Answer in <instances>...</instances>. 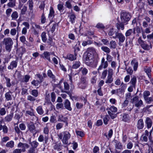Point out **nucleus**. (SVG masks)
Returning a JSON list of instances; mask_svg holds the SVG:
<instances>
[{
	"mask_svg": "<svg viewBox=\"0 0 153 153\" xmlns=\"http://www.w3.org/2000/svg\"><path fill=\"white\" fill-rule=\"evenodd\" d=\"M96 53V50L94 48L91 47L87 49L83 56V60L86 65L92 67H96L98 61L94 56V55Z\"/></svg>",
	"mask_w": 153,
	"mask_h": 153,
	"instance_id": "nucleus-1",
	"label": "nucleus"
},
{
	"mask_svg": "<svg viewBox=\"0 0 153 153\" xmlns=\"http://www.w3.org/2000/svg\"><path fill=\"white\" fill-rule=\"evenodd\" d=\"M131 18L130 13L126 12H122L120 13V19L122 22L117 23L116 25L117 29L123 28H124V25L123 23H125L128 21Z\"/></svg>",
	"mask_w": 153,
	"mask_h": 153,
	"instance_id": "nucleus-2",
	"label": "nucleus"
},
{
	"mask_svg": "<svg viewBox=\"0 0 153 153\" xmlns=\"http://www.w3.org/2000/svg\"><path fill=\"white\" fill-rule=\"evenodd\" d=\"M3 43L5 45L6 50L8 52H10L13 44L12 39L10 37L4 38L3 39Z\"/></svg>",
	"mask_w": 153,
	"mask_h": 153,
	"instance_id": "nucleus-3",
	"label": "nucleus"
},
{
	"mask_svg": "<svg viewBox=\"0 0 153 153\" xmlns=\"http://www.w3.org/2000/svg\"><path fill=\"white\" fill-rule=\"evenodd\" d=\"M131 102L134 104L135 106L139 108L143 104L142 101L139 99L138 97L136 96L133 98L131 100Z\"/></svg>",
	"mask_w": 153,
	"mask_h": 153,
	"instance_id": "nucleus-4",
	"label": "nucleus"
},
{
	"mask_svg": "<svg viewBox=\"0 0 153 153\" xmlns=\"http://www.w3.org/2000/svg\"><path fill=\"white\" fill-rule=\"evenodd\" d=\"M113 74V69L111 68H109L108 70V76L105 81L106 83L110 84L112 82L113 79L112 77Z\"/></svg>",
	"mask_w": 153,
	"mask_h": 153,
	"instance_id": "nucleus-5",
	"label": "nucleus"
},
{
	"mask_svg": "<svg viewBox=\"0 0 153 153\" xmlns=\"http://www.w3.org/2000/svg\"><path fill=\"white\" fill-rule=\"evenodd\" d=\"M55 56L54 53L53 52H49L48 51H45L41 55V57L44 59H46L49 62H51L50 58V56L51 55Z\"/></svg>",
	"mask_w": 153,
	"mask_h": 153,
	"instance_id": "nucleus-6",
	"label": "nucleus"
},
{
	"mask_svg": "<svg viewBox=\"0 0 153 153\" xmlns=\"http://www.w3.org/2000/svg\"><path fill=\"white\" fill-rule=\"evenodd\" d=\"M63 134L64 136L62 141L64 144H67L68 143V140L70 138L71 135L70 133L67 131L63 132Z\"/></svg>",
	"mask_w": 153,
	"mask_h": 153,
	"instance_id": "nucleus-7",
	"label": "nucleus"
},
{
	"mask_svg": "<svg viewBox=\"0 0 153 153\" xmlns=\"http://www.w3.org/2000/svg\"><path fill=\"white\" fill-rule=\"evenodd\" d=\"M19 148H21L20 149L22 152H24L26 151V149H27L29 147V145L26 143H23L19 142L17 146Z\"/></svg>",
	"mask_w": 153,
	"mask_h": 153,
	"instance_id": "nucleus-8",
	"label": "nucleus"
},
{
	"mask_svg": "<svg viewBox=\"0 0 153 153\" xmlns=\"http://www.w3.org/2000/svg\"><path fill=\"white\" fill-rule=\"evenodd\" d=\"M108 63L107 61H105V59L103 57L101 60V63L100 65L99 66L98 69L101 70L102 68H106L108 67Z\"/></svg>",
	"mask_w": 153,
	"mask_h": 153,
	"instance_id": "nucleus-9",
	"label": "nucleus"
},
{
	"mask_svg": "<svg viewBox=\"0 0 153 153\" xmlns=\"http://www.w3.org/2000/svg\"><path fill=\"white\" fill-rule=\"evenodd\" d=\"M68 118L67 117H65L62 115L60 114L58 116V121L66 123L67 126Z\"/></svg>",
	"mask_w": 153,
	"mask_h": 153,
	"instance_id": "nucleus-10",
	"label": "nucleus"
},
{
	"mask_svg": "<svg viewBox=\"0 0 153 153\" xmlns=\"http://www.w3.org/2000/svg\"><path fill=\"white\" fill-rule=\"evenodd\" d=\"M18 62L16 61H13L10 63V65L7 67L9 70H13L14 68H16Z\"/></svg>",
	"mask_w": 153,
	"mask_h": 153,
	"instance_id": "nucleus-11",
	"label": "nucleus"
},
{
	"mask_svg": "<svg viewBox=\"0 0 153 153\" xmlns=\"http://www.w3.org/2000/svg\"><path fill=\"white\" fill-rule=\"evenodd\" d=\"M2 120H0V131L2 130L4 133H7L8 132V128L5 125L2 126Z\"/></svg>",
	"mask_w": 153,
	"mask_h": 153,
	"instance_id": "nucleus-12",
	"label": "nucleus"
},
{
	"mask_svg": "<svg viewBox=\"0 0 153 153\" xmlns=\"http://www.w3.org/2000/svg\"><path fill=\"white\" fill-rule=\"evenodd\" d=\"M12 94L13 92L11 91H9L5 93V97L7 101H10L12 100L13 97Z\"/></svg>",
	"mask_w": 153,
	"mask_h": 153,
	"instance_id": "nucleus-13",
	"label": "nucleus"
},
{
	"mask_svg": "<svg viewBox=\"0 0 153 153\" xmlns=\"http://www.w3.org/2000/svg\"><path fill=\"white\" fill-rule=\"evenodd\" d=\"M76 56L77 54L76 53H74V55L68 54L67 55V56L66 58L70 61H72L76 59Z\"/></svg>",
	"mask_w": 153,
	"mask_h": 153,
	"instance_id": "nucleus-14",
	"label": "nucleus"
},
{
	"mask_svg": "<svg viewBox=\"0 0 153 153\" xmlns=\"http://www.w3.org/2000/svg\"><path fill=\"white\" fill-rule=\"evenodd\" d=\"M117 38L119 39V44L123 42L125 39V37L121 33H119L117 35Z\"/></svg>",
	"mask_w": 153,
	"mask_h": 153,
	"instance_id": "nucleus-15",
	"label": "nucleus"
},
{
	"mask_svg": "<svg viewBox=\"0 0 153 153\" xmlns=\"http://www.w3.org/2000/svg\"><path fill=\"white\" fill-rule=\"evenodd\" d=\"M144 126V123L142 119H139L137 121V128L138 129L143 128Z\"/></svg>",
	"mask_w": 153,
	"mask_h": 153,
	"instance_id": "nucleus-16",
	"label": "nucleus"
},
{
	"mask_svg": "<svg viewBox=\"0 0 153 153\" xmlns=\"http://www.w3.org/2000/svg\"><path fill=\"white\" fill-rule=\"evenodd\" d=\"M27 4H28L29 9L30 10L29 13V15L30 13L32 14L33 12V0H29L27 2Z\"/></svg>",
	"mask_w": 153,
	"mask_h": 153,
	"instance_id": "nucleus-17",
	"label": "nucleus"
},
{
	"mask_svg": "<svg viewBox=\"0 0 153 153\" xmlns=\"http://www.w3.org/2000/svg\"><path fill=\"white\" fill-rule=\"evenodd\" d=\"M64 105L66 109L70 111H71L72 108L71 107L70 102L68 100L66 99L65 100L64 102Z\"/></svg>",
	"mask_w": 153,
	"mask_h": 153,
	"instance_id": "nucleus-18",
	"label": "nucleus"
},
{
	"mask_svg": "<svg viewBox=\"0 0 153 153\" xmlns=\"http://www.w3.org/2000/svg\"><path fill=\"white\" fill-rule=\"evenodd\" d=\"M145 123L148 128H151L152 124V122L150 118L148 117L146 118Z\"/></svg>",
	"mask_w": 153,
	"mask_h": 153,
	"instance_id": "nucleus-19",
	"label": "nucleus"
},
{
	"mask_svg": "<svg viewBox=\"0 0 153 153\" xmlns=\"http://www.w3.org/2000/svg\"><path fill=\"white\" fill-rule=\"evenodd\" d=\"M131 64L133 66L134 70L136 71L138 67V62L135 59H134L132 61Z\"/></svg>",
	"mask_w": 153,
	"mask_h": 153,
	"instance_id": "nucleus-20",
	"label": "nucleus"
},
{
	"mask_svg": "<svg viewBox=\"0 0 153 153\" xmlns=\"http://www.w3.org/2000/svg\"><path fill=\"white\" fill-rule=\"evenodd\" d=\"M81 63L79 61H76L73 62L72 68L74 69H76L80 66Z\"/></svg>",
	"mask_w": 153,
	"mask_h": 153,
	"instance_id": "nucleus-21",
	"label": "nucleus"
},
{
	"mask_svg": "<svg viewBox=\"0 0 153 153\" xmlns=\"http://www.w3.org/2000/svg\"><path fill=\"white\" fill-rule=\"evenodd\" d=\"M27 127L30 132L33 133L35 131L36 127L34 124H29L28 125Z\"/></svg>",
	"mask_w": 153,
	"mask_h": 153,
	"instance_id": "nucleus-22",
	"label": "nucleus"
},
{
	"mask_svg": "<svg viewBox=\"0 0 153 153\" xmlns=\"http://www.w3.org/2000/svg\"><path fill=\"white\" fill-rule=\"evenodd\" d=\"M36 111L37 113L40 115L43 114L44 113V111L43 109L42 106L41 105L37 107Z\"/></svg>",
	"mask_w": 153,
	"mask_h": 153,
	"instance_id": "nucleus-23",
	"label": "nucleus"
},
{
	"mask_svg": "<svg viewBox=\"0 0 153 153\" xmlns=\"http://www.w3.org/2000/svg\"><path fill=\"white\" fill-rule=\"evenodd\" d=\"M13 114H10L7 115L4 118V121L9 122L11 121L13 118Z\"/></svg>",
	"mask_w": 153,
	"mask_h": 153,
	"instance_id": "nucleus-24",
	"label": "nucleus"
},
{
	"mask_svg": "<svg viewBox=\"0 0 153 153\" xmlns=\"http://www.w3.org/2000/svg\"><path fill=\"white\" fill-rule=\"evenodd\" d=\"M115 29H111L110 31L109 32L108 34L109 36H112L114 35H116V36H117L118 34L119 33H118V31L116 29V30H115Z\"/></svg>",
	"mask_w": 153,
	"mask_h": 153,
	"instance_id": "nucleus-25",
	"label": "nucleus"
},
{
	"mask_svg": "<svg viewBox=\"0 0 153 153\" xmlns=\"http://www.w3.org/2000/svg\"><path fill=\"white\" fill-rule=\"evenodd\" d=\"M32 148L35 149L37 148L39 144L38 142L36 141H33L30 143Z\"/></svg>",
	"mask_w": 153,
	"mask_h": 153,
	"instance_id": "nucleus-26",
	"label": "nucleus"
},
{
	"mask_svg": "<svg viewBox=\"0 0 153 153\" xmlns=\"http://www.w3.org/2000/svg\"><path fill=\"white\" fill-rule=\"evenodd\" d=\"M14 143L13 141L11 140L8 142L6 144V146L8 148H12L14 146Z\"/></svg>",
	"mask_w": 153,
	"mask_h": 153,
	"instance_id": "nucleus-27",
	"label": "nucleus"
},
{
	"mask_svg": "<svg viewBox=\"0 0 153 153\" xmlns=\"http://www.w3.org/2000/svg\"><path fill=\"white\" fill-rule=\"evenodd\" d=\"M54 11L53 8L51 7L50 10V13L48 16V17L49 18H53L54 16Z\"/></svg>",
	"mask_w": 153,
	"mask_h": 153,
	"instance_id": "nucleus-28",
	"label": "nucleus"
},
{
	"mask_svg": "<svg viewBox=\"0 0 153 153\" xmlns=\"http://www.w3.org/2000/svg\"><path fill=\"white\" fill-rule=\"evenodd\" d=\"M117 47V44L115 41L112 40L110 42V48H111L115 49Z\"/></svg>",
	"mask_w": 153,
	"mask_h": 153,
	"instance_id": "nucleus-29",
	"label": "nucleus"
},
{
	"mask_svg": "<svg viewBox=\"0 0 153 153\" xmlns=\"http://www.w3.org/2000/svg\"><path fill=\"white\" fill-rule=\"evenodd\" d=\"M137 81L136 77L135 76H134L131 79L130 83H131L132 85L133 86L134 88H135L136 83Z\"/></svg>",
	"mask_w": 153,
	"mask_h": 153,
	"instance_id": "nucleus-30",
	"label": "nucleus"
},
{
	"mask_svg": "<svg viewBox=\"0 0 153 153\" xmlns=\"http://www.w3.org/2000/svg\"><path fill=\"white\" fill-rule=\"evenodd\" d=\"M116 143L115 147L116 149H123V146L121 143L117 141Z\"/></svg>",
	"mask_w": 153,
	"mask_h": 153,
	"instance_id": "nucleus-31",
	"label": "nucleus"
},
{
	"mask_svg": "<svg viewBox=\"0 0 153 153\" xmlns=\"http://www.w3.org/2000/svg\"><path fill=\"white\" fill-rule=\"evenodd\" d=\"M48 76L51 78L52 79V80L54 82L55 81V77L52 74L51 71L49 70L48 71Z\"/></svg>",
	"mask_w": 153,
	"mask_h": 153,
	"instance_id": "nucleus-32",
	"label": "nucleus"
},
{
	"mask_svg": "<svg viewBox=\"0 0 153 153\" xmlns=\"http://www.w3.org/2000/svg\"><path fill=\"white\" fill-rule=\"evenodd\" d=\"M107 110L111 111L113 113H115L117 111V108L114 106H111L110 108H108L106 109Z\"/></svg>",
	"mask_w": 153,
	"mask_h": 153,
	"instance_id": "nucleus-33",
	"label": "nucleus"
},
{
	"mask_svg": "<svg viewBox=\"0 0 153 153\" xmlns=\"http://www.w3.org/2000/svg\"><path fill=\"white\" fill-rule=\"evenodd\" d=\"M4 78L6 80V86L7 87H10L11 85V84L10 82V79L6 76H4Z\"/></svg>",
	"mask_w": 153,
	"mask_h": 153,
	"instance_id": "nucleus-34",
	"label": "nucleus"
},
{
	"mask_svg": "<svg viewBox=\"0 0 153 153\" xmlns=\"http://www.w3.org/2000/svg\"><path fill=\"white\" fill-rule=\"evenodd\" d=\"M145 72L146 73L148 77L150 78L151 75H150V73L151 72V69L149 67H146L144 69Z\"/></svg>",
	"mask_w": 153,
	"mask_h": 153,
	"instance_id": "nucleus-35",
	"label": "nucleus"
},
{
	"mask_svg": "<svg viewBox=\"0 0 153 153\" xmlns=\"http://www.w3.org/2000/svg\"><path fill=\"white\" fill-rule=\"evenodd\" d=\"M144 99L146 103L148 104H150L153 102V97H148Z\"/></svg>",
	"mask_w": 153,
	"mask_h": 153,
	"instance_id": "nucleus-36",
	"label": "nucleus"
},
{
	"mask_svg": "<svg viewBox=\"0 0 153 153\" xmlns=\"http://www.w3.org/2000/svg\"><path fill=\"white\" fill-rule=\"evenodd\" d=\"M10 2L7 4L9 7H14L15 6V0H9Z\"/></svg>",
	"mask_w": 153,
	"mask_h": 153,
	"instance_id": "nucleus-37",
	"label": "nucleus"
},
{
	"mask_svg": "<svg viewBox=\"0 0 153 153\" xmlns=\"http://www.w3.org/2000/svg\"><path fill=\"white\" fill-rule=\"evenodd\" d=\"M101 48L102 51L107 53H109L111 51L110 49L106 46H102Z\"/></svg>",
	"mask_w": 153,
	"mask_h": 153,
	"instance_id": "nucleus-38",
	"label": "nucleus"
},
{
	"mask_svg": "<svg viewBox=\"0 0 153 153\" xmlns=\"http://www.w3.org/2000/svg\"><path fill=\"white\" fill-rule=\"evenodd\" d=\"M30 76L29 75H25V76L24 77L22 80V82H27L29 81V80L30 79Z\"/></svg>",
	"mask_w": 153,
	"mask_h": 153,
	"instance_id": "nucleus-39",
	"label": "nucleus"
},
{
	"mask_svg": "<svg viewBox=\"0 0 153 153\" xmlns=\"http://www.w3.org/2000/svg\"><path fill=\"white\" fill-rule=\"evenodd\" d=\"M41 82H39V81L38 80H33L31 82V84L35 86H37L39 85V84H40Z\"/></svg>",
	"mask_w": 153,
	"mask_h": 153,
	"instance_id": "nucleus-40",
	"label": "nucleus"
},
{
	"mask_svg": "<svg viewBox=\"0 0 153 153\" xmlns=\"http://www.w3.org/2000/svg\"><path fill=\"white\" fill-rule=\"evenodd\" d=\"M92 43V41L91 40H89L87 41H83L82 43V45L84 46H85L88 45H89Z\"/></svg>",
	"mask_w": 153,
	"mask_h": 153,
	"instance_id": "nucleus-41",
	"label": "nucleus"
},
{
	"mask_svg": "<svg viewBox=\"0 0 153 153\" xmlns=\"http://www.w3.org/2000/svg\"><path fill=\"white\" fill-rule=\"evenodd\" d=\"M86 77L84 76H82L80 79V82H79L87 84V81L86 80Z\"/></svg>",
	"mask_w": 153,
	"mask_h": 153,
	"instance_id": "nucleus-42",
	"label": "nucleus"
},
{
	"mask_svg": "<svg viewBox=\"0 0 153 153\" xmlns=\"http://www.w3.org/2000/svg\"><path fill=\"white\" fill-rule=\"evenodd\" d=\"M150 93L148 91H145L143 93V97L144 99L149 97L150 95Z\"/></svg>",
	"mask_w": 153,
	"mask_h": 153,
	"instance_id": "nucleus-43",
	"label": "nucleus"
},
{
	"mask_svg": "<svg viewBox=\"0 0 153 153\" xmlns=\"http://www.w3.org/2000/svg\"><path fill=\"white\" fill-rule=\"evenodd\" d=\"M11 16L12 19H15L18 17V13L16 11H14L12 13Z\"/></svg>",
	"mask_w": 153,
	"mask_h": 153,
	"instance_id": "nucleus-44",
	"label": "nucleus"
},
{
	"mask_svg": "<svg viewBox=\"0 0 153 153\" xmlns=\"http://www.w3.org/2000/svg\"><path fill=\"white\" fill-rule=\"evenodd\" d=\"M128 115L126 114H124L123 116L122 120L124 122H127L128 120Z\"/></svg>",
	"mask_w": 153,
	"mask_h": 153,
	"instance_id": "nucleus-45",
	"label": "nucleus"
},
{
	"mask_svg": "<svg viewBox=\"0 0 153 153\" xmlns=\"http://www.w3.org/2000/svg\"><path fill=\"white\" fill-rule=\"evenodd\" d=\"M108 113L112 119H114L117 117V114L113 113L109 111H108Z\"/></svg>",
	"mask_w": 153,
	"mask_h": 153,
	"instance_id": "nucleus-46",
	"label": "nucleus"
},
{
	"mask_svg": "<svg viewBox=\"0 0 153 153\" xmlns=\"http://www.w3.org/2000/svg\"><path fill=\"white\" fill-rule=\"evenodd\" d=\"M81 72L83 75L85 76L86 75L88 72V70L85 68H81Z\"/></svg>",
	"mask_w": 153,
	"mask_h": 153,
	"instance_id": "nucleus-47",
	"label": "nucleus"
},
{
	"mask_svg": "<svg viewBox=\"0 0 153 153\" xmlns=\"http://www.w3.org/2000/svg\"><path fill=\"white\" fill-rule=\"evenodd\" d=\"M21 13L22 15L25 14L27 10V7L25 5H24L22 8L21 9Z\"/></svg>",
	"mask_w": 153,
	"mask_h": 153,
	"instance_id": "nucleus-48",
	"label": "nucleus"
},
{
	"mask_svg": "<svg viewBox=\"0 0 153 153\" xmlns=\"http://www.w3.org/2000/svg\"><path fill=\"white\" fill-rule=\"evenodd\" d=\"M6 113V111L5 108H1L0 109V115L3 116L5 115Z\"/></svg>",
	"mask_w": 153,
	"mask_h": 153,
	"instance_id": "nucleus-49",
	"label": "nucleus"
},
{
	"mask_svg": "<svg viewBox=\"0 0 153 153\" xmlns=\"http://www.w3.org/2000/svg\"><path fill=\"white\" fill-rule=\"evenodd\" d=\"M108 71L106 70L104 71L102 73L101 78L102 79H104L107 74Z\"/></svg>",
	"mask_w": 153,
	"mask_h": 153,
	"instance_id": "nucleus-50",
	"label": "nucleus"
},
{
	"mask_svg": "<svg viewBox=\"0 0 153 153\" xmlns=\"http://www.w3.org/2000/svg\"><path fill=\"white\" fill-rule=\"evenodd\" d=\"M109 117L108 115H106L103 118V122L105 125H107L108 123V122L109 120Z\"/></svg>",
	"mask_w": 153,
	"mask_h": 153,
	"instance_id": "nucleus-51",
	"label": "nucleus"
},
{
	"mask_svg": "<svg viewBox=\"0 0 153 153\" xmlns=\"http://www.w3.org/2000/svg\"><path fill=\"white\" fill-rule=\"evenodd\" d=\"M56 108L57 109L64 108L63 104L62 103H58L56 105Z\"/></svg>",
	"mask_w": 153,
	"mask_h": 153,
	"instance_id": "nucleus-52",
	"label": "nucleus"
},
{
	"mask_svg": "<svg viewBox=\"0 0 153 153\" xmlns=\"http://www.w3.org/2000/svg\"><path fill=\"white\" fill-rule=\"evenodd\" d=\"M87 84L86 83L84 84L82 83L79 82L78 84V85L79 88L83 89H85L86 87Z\"/></svg>",
	"mask_w": 153,
	"mask_h": 153,
	"instance_id": "nucleus-53",
	"label": "nucleus"
},
{
	"mask_svg": "<svg viewBox=\"0 0 153 153\" xmlns=\"http://www.w3.org/2000/svg\"><path fill=\"white\" fill-rule=\"evenodd\" d=\"M26 114H27L31 116H34L36 118L37 120L38 119V117H37L35 116L33 112L30 111H26Z\"/></svg>",
	"mask_w": 153,
	"mask_h": 153,
	"instance_id": "nucleus-54",
	"label": "nucleus"
},
{
	"mask_svg": "<svg viewBox=\"0 0 153 153\" xmlns=\"http://www.w3.org/2000/svg\"><path fill=\"white\" fill-rule=\"evenodd\" d=\"M57 8L58 10L60 12H62L63 10V5L62 4H59L57 5Z\"/></svg>",
	"mask_w": 153,
	"mask_h": 153,
	"instance_id": "nucleus-55",
	"label": "nucleus"
},
{
	"mask_svg": "<svg viewBox=\"0 0 153 153\" xmlns=\"http://www.w3.org/2000/svg\"><path fill=\"white\" fill-rule=\"evenodd\" d=\"M95 27L98 28H100L101 29H104L105 28V27L104 26V25L101 23H98L96 25Z\"/></svg>",
	"mask_w": 153,
	"mask_h": 153,
	"instance_id": "nucleus-56",
	"label": "nucleus"
},
{
	"mask_svg": "<svg viewBox=\"0 0 153 153\" xmlns=\"http://www.w3.org/2000/svg\"><path fill=\"white\" fill-rule=\"evenodd\" d=\"M141 46L144 49L148 50L149 49V45L144 42L143 44H141Z\"/></svg>",
	"mask_w": 153,
	"mask_h": 153,
	"instance_id": "nucleus-57",
	"label": "nucleus"
},
{
	"mask_svg": "<svg viewBox=\"0 0 153 153\" xmlns=\"http://www.w3.org/2000/svg\"><path fill=\"white\" fill-rule=\"evenodd\" d=\"M76 133L78 136H79L81 137H83L84 135V132L82 131H76Z\"/></svg>",
	"mask_w": 153,
	"mask_h": 153,
	"instance_id": "nucleus-58",
	"label": "nucleus"
},
{
	"mask_svg": "<svg viewBox=\"0 0 153 153\" xmlns=\"http://www.w3.org/2000/svg\"><path fill=\"white\" fill-rule=\"evenodd\" d=\"M5 70H6V66L0 65V72L1 74H2L4 72Z\"/></svg>",
	"mask_w": 153,
	"mask_h": 153,
	"instance_id": "nucleus-59",
	"label": "nucleus"
},
{
	"mask_svg": "<svg viewBox=\"0 0 153 153\" xmlns=\"http://www.w3.org/2000/svg\"><path fill=\"white\" fill-rule=\"evenodd\" d=\"M31 94L35 97H36L38 95V92L37 90H33L31 91Z\"/></svg>",
	"mask_w": 153,
	"mask_h": 153,
	"instance_id": "nucleus-60",
	"label": "nucleus"
},
{
	"mask_svg": "<svg viewBox=\"0 0 153 153\" xmlns=\"http://www.w3.org/2000/svg\"><path fill=\"white\" fill-rule=\"evenodd\" d=\"M121 87L120 88L121 89L122 91H124L126 89L127 87V85L126 84L124 83L123 82H122L121 85Z\"/></svg>",
	"mask_w": 153,
	"mask_h": 153,
	"instance_id": "nucleus-61",
	"label": "nucleus"
},
{
	"mask_svg": "<svg viewBox=\"0 0 153 153\" xmlns=\"http://www.w3.org/2000/svg\"><path fill=\"white\" fill-rule=\"evenodd\" d=\"M56 94L54 92H52L51 93V100L53 102H55L56 99Z\"/></svg>",
	"mask_w": 153,
	"mask_h": 153,
	"instance_id": "nucleus-62",
	"label": "nucleus"
},
{
	"mask_svg": "<svg viewBox=\"0 0 153 153\" xmlns=\"http://www.w3.org/2000/svg\"><path fill=\"white\" fill-rule=\"evenodd\" d=\"M36 76L39 79V82L41 83L43 81V77L42 75H40L39 74H36Z\"/></svg>",
	"mask_w": 153,
	"mask_h": 153,
	"instance_id": "nucleus-63",
	"label": "nucleus"
},
{
	"mask_svg": "<svg viewBox=\"0 0 153 153\" xmlns=\"http://www.w3.org/2000/svg\"><path fill=\"white\" fill-rule=\"evenodd\" d=\"M76 106L78 109H80L82 108L83 104L78 102L76 103Z\"/></svg>",
	"mask_w": 153,
	"mask_h": 153,
	"instance_id": "nucleus-64",
	"label": "nucleus"
}]
</instances>
